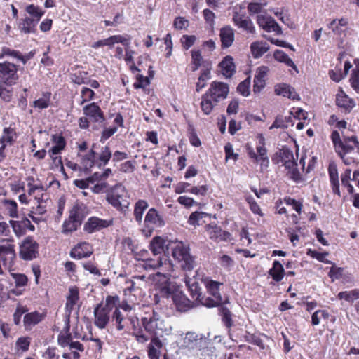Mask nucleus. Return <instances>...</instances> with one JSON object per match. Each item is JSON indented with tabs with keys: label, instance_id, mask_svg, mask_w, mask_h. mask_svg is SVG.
Wrapping results in <instances>:
<instances>
[{
	"label": "nucleus",
	"instance_id": "1",
	"mask_svg": "<svg viewBox=\"0 0 359 359\" xmlns=\"http://www.w3.org/2000/svg\"><path fill=\"white\" fill-rule=\"evenodd\" d=\"M28 194L33 196L36 207H32L29 217L36 223L42 220L41 216L46 212V202L48 200L44 187L33 177L26 178Z\"/></svg>",
	"mask_w": 359,
	"mask_h": 359
},
{
	"label": "nucleus",
	"instance_id": "2",
	"mask_svg": "<svg viewBox=\"0 0 359 359\" xmlns=\"http://www.w3.org/2000/svg\"><path fill=\"white\" fill-rule=\"evenodd\" d=\"M142 325L149 334L156 337L169 336L172 331V326L163 318L161 313L155 310L145 313L142 318Z\"/></svg>",
	"mask_w": 359,
	"mask_h": 359
},
{
	"label": "nucleus",
	"instance_id": "3",
	"mask_svg": "<svg viewBox=\"0 0 359 359\" xmlns=\"http://www.w3.org/2000/svg\"><path fill=\"white\" fill-rule=\"evenodd\" d=\"M172 273L173 271L160 270L148 276H140L135 277V278L144 282V286H152L156 290H159L162 295L168 296L175 288V286L170 281Z\"/></svg>",
	"mask_w": 359,
	"mask_h": 359
},
{
	"label": "nucleus",
	"instance_id": "4",
	"mask_svg": "<svg viewBox=\"0 0 359 359\" xmlns=\"http://www.w3.org/2000/svg\"><path fill=\"white\" fill-rule=\"evenodd\" d=\"M69 320L66 323L64 331H62L57 337L58 344L64 348L62 355L63 359H79L80 353L84 351V347L82 344L78 341H74L73 337L69 333Z\"/></svg>",
	"mask_w": 359,
	"mask_h": 359
},
{
	"label": "nucleus",
	"instance_id": "5",
	"mask_svg": "<svg viewBox=\"0 0 359 359\" xmlns=\"http://www.w3.org/2000/svg\"><path fill=\"white\" fill-rule=\"evenodd\" d=\"M170 250L173 259L184 271H191L195 265V259L190 254L188 244L179 241H170Z\"/></svg>",
	"mask_w": 359,
	"mask_h": 359
},
{
	"label": "nucleus",
	"instance_id": "6",
	"mask_svg": "<svg viewBox=\"0 0 359 359\" xmlns=\"http://www.w3.org/2000/svg\"><path fill=\"white\" fill-rule=\"evenodd\" d=\"M107 201L117 210L126 211L130 204V194L126 188L121 184L111 187L106 196Z\"/></svg>",
	"mask_w": 359,
	"mask_h": 359
},
{
	"label": "nucleus",
	"instance_id": "7",
	"mask_svg": "<svg viewBox=\"0 0 359 359\" xmlns=\"http://www.w3.org/2000/svg\"><path fill=\"white\" fill-rule=\"evenodd\" d=\"M165 224L162 215L155 208H150L144 217V227L142 229V233L144 236L149 237L155 229L161 228Z\"/></svg>",
	"mask_w": 359,
	"mask_h": 359
},
{
	"label": "nucleus",
	"instance_id": "8",
	"mask_svg": "<svg viewBox=\"0 0 359 359\" xmlns=\"http://www.w3.org/2000/svg\"><path fill=\"white\" fill-rule=\"evenodd\" d=\"M18 66L11 62H0V84L13 86L19 79Z\"/></svg>",
	"mask_w": 359,
	"mask_h": 359
},
{
	"label": "nucleus",
	"instance_id": "9",
	"mask_svg": "<svg viewBox=\"0 0 359 359\" xmlns=\"http://www.w3.org/2000/svg\"><path fill=\"white\" fill-rule=\"evenodd\" d=\"M142 267L147 270L168 271H174V265L168 256H158L156 258L148 257L146 262L142 264Z\"/></svg>",
	"mask_w": 359,
	"mask_h": 359
},
{
	"label": "nucleus",
	"instance_id": "10",
	"mask_svg": "<svg viewBox=\"0 0 359 359\" xmlns=\"http://www.w3.org/2000/svg\"><path fill=\"white\" fill-rule=\"evenodd\" d=\"M38 243L31 237L24 240L20 247V255L25 260H32L38 254Z\"/></svg>",
	"mask_w": 359,
	"mask_h": 359
},
{
	"label": "nucleus",
	"instance_id": "11",
	"mask_svg": "<svg viewBox=\"0 0 359 359\" xmlns=\"http://www.w3.org/2000/svg\"><path fill=\"white\" fill-rule=\"evenodd\" d=\"M257 23L267 32H276L278 34H281V28L276 20L266 13H260L257 16Z\"/></svg>",
	"mask_w": 359,
	"mask_h": 359
},
{
	"label": "nucleus",
	"instance_id": "12",
	"mask_svg": "<svg viewBox=\"0 0 359 359\" xmlns=\"http://www.w3.org/2000/svg\"><path fill=\"white\" fill-rule=\"evenodd\" d=\"M15 257L14 245L11 243L0 245V260L9 271L12 269Z\"/></svg>",
	"mask_w": 359,
	"mask_h": 359
},
{
	"label": "nucleus",
	"instance_id": "13",
	"mask_svg": "<svg viewBox=\"0 0 359 359\" xmlns=\"http://www.w3.org/2000/svg\"><path fill=\"white\" fill-rule=\"evenodd\" d=\"M215 102L224 100L229 93V86L223 82L213 81L207 91Z\"/></svg>",
	"mask_w": 359,
	"mask_h": 359
},
{
	"label": "nucleus",
	"instance_id": "14",
	"mask_svg": "<svg viewBox=\"0 0 359 359\" xmlns=\"http://www.w3.org/2000/svg\"><path fill=\"white\" fill-rule=\"evenodd\" d=\"M170 295L179 311L184 312L192 307L191 301L179 289L175 288Z\"/></svg>",
	"mask_w": 359,
	"mask_h": 359
},
{
	"label": "nucleus",
	"instance_id": "15",
	"mask_svg": "<svg viewBox=\"0 0 359 359\" xmlns=\"http://www.w3.org/2000/svg\"><path fill=\"white\" fill-rule=\"evenodd\" d=\"M111 323L118 330L126 329L129 323H133V318L128 313L125 314L119 308H116L111 316Z\"/></svg>",
	"mask_w": 359,
	"mask_h": 359
},
{
	"label": "nucleus",
	"instance_id": "16",
	"mask_svg": "<svg viewBox=\"0 0 359 359\" xmlns=\"http://www.w3.org/2000/svg\"><path fill=\"white\" fill-rule=\"evenodd\" d=\"M170 241L159 236H154L150 241L149 250L154 257L161 255L170 250Z\"/></svg>",
	"mask_w": 359,
	"mask_h": 359
},
{
	"label": "nucleus",
	"instance_id": "17",
	"mask_svg": "<svg viewBox=\"0 0 359 359\" xmlns=\"http://www.w3.org/2000/svg\"><path fill=\"white\" fill-rule=\"evenodd\" d=\"M232 20L234 25L238 28L242 29L248 34H256L255 27L250 18L239 14L237 11H234Z\"/></svg>",
	"mask_w": 359,
	"mask_h": 359
},
{
	"label": "nucleus",
	"instance_id": "18",
	"mask_svg": "<svg viewBox=\"0 0 359 359\" xmlns=\"http://www.w3.org/2000/svg\"><path fill=\"white\" fill-rule=\"evenodd\" d=\"M359 151V142L355 136L346 137L337 152L339 155L351 154L355 155Z\"/></svg>",
	"mask_w": 359,
	"mask_h": 359
},
{
	"label": "nucleus",
	"instance_id": "19",
	"mask_svg": "<svg viewBox=\"0 0 359 359\" xmlns=\"http://www.w3.org/2000/svg\"><path fill=\"white\" fill-rule=\"evenodd\" d=\"M95 325L100 329H104L110 320V312L106 308H102L100 305L94 310Z\"/></svg>",
	"mask_w": 359,
	"mask_h": 359
},
{
	"label": "nucleus",
	"instance_id": "20",
	"mask_svg": "<svg viewBox=\"0 0 359 359\" xmlns=\"http://www.w3.org/2000/svg\"><path fill=\"white\" fill-rule=\"evenodd\" d=\"M93 249L92 246L86 242H82L77 244L70 252L72 257L74 259H82L90 257L93 253Z\"/></svg>",
	"mask_w": 359,
	"mask_h": 359
},
{
	"label": "nucleus",
	"instance_id": "21",
	"mask_svg": "<svg viewBox=\"0 0 359 359\" xmlns=\"http://www.w3.org/2000/svg\"><path fill=\"white\" fill-rule=\"evenodd\" d=\"M275 93L277 95H281L293 100H299V96L294 88L286 83H280L275 86Z\"/></svg>",
	"mask_w": 359,
	"mask_h": 359
},
{
	"label": "nucleus",
	"instance_id": "22",
	"mask_svg": "<svg viewBox=\"0 0 359 359\" xmlns=\"http://www.w3.org/2000/svg\"><path fill=\"white\" fill-rule=\"evenodd\" d=\"M109 222L106 220H103L98 217H93L88 219L87 222L84 225V230L91 233L100 231L102 228L107 227Z\"/></svg>",
	"mask_w": 359,
	"mask_h": 359
},
{
	"label": "nucleus",
	"instance_id": "23",
	"mask_svg": "<svg viewBox=\"0 0 359 359\" xmlns=\"http://www.w3.org/2000/svg\"><path fill=\"white\" fill-rule=\"evenodd\" d=\"M84 114L90 118L93 121L98 122L103 120V114L98 105L91 103L83 107Z\"/></svg>",
	"mask_w": 359,
	"mask_h": 359
},
{
	"label": "nucleus",
	"instance_id": "24",
	"mask_svg": "<svg viewBox=\"0 0 359 359\" xmlns=\"http://www.w3.org/2000/svg\"><path fill=\"white\" fill-rule=\"evenodd\" d=\"M206 231L210 238L215 241H227L231 236L230 233L223 231L220 227L215 225H208Z\"/></svg>",
	"mask_w": 359,
	"mask_h": 359
},
{
	"label": "nucleus",
	"instance_id": "25",
	"mask_svg": "<svg viewBox=\"0 0 359 359\" xmlns=\"http://www.w3.org/2000/svg\"><path fill=\"white\" fill-rule=\"evenodd\" d=\"M55 145L52 147L49 151L50 157L55 161L58 159V162L62 163L61 158L57 156V154L65 148V142L62 136L54 135L53 137Z\"/></svg>",
	"mask_w": 359,
	"mask_h": 359
},
{
	"label": "nucleus",
	"instance_id": "26",
	"mask_svg": "<svg viewBox=\"0 0 359 359\" xmlns=\"http://www.w3.org/2000/svg\"><path fill=\"white\" fill-rule=\"evenodd\" d=\"M220 39L224 48L230 47L234 41V32L230 26H226L220 29Z\"/></svg>",
	"mask_w": 359,
	"mask_h": 359
},
{
	"label": "nucleus",
	"instance_id": "27",
	"mask_svg": "<svg viewBox=\"0 0 359 359\" xmlns=\"http://www.w3.org/2000/svg\"><path fill=\"white\" fill-rule=\"evenodd\" d=\"M336 103L339 107L347 111L353 109L355 105L354 101L342 90H339L337 93L336 95Z\"/></svg>",
	"mask_w": 359,
	"mask_h": 359
},
{
	"label": "nucleus",
	"instance_id": "28",
	"mask_svg": "<svg viewBox=\"0 0 359 359\" xmlns=\"http://www.w3.org/2000/svg\"><path fill=\"white\" fill-rule=\"evenodd\" d=\"M221 73L226 78L231 77L235 72V65L231 56H226L219 63Z\"/></svg>",
	"mask_w": 359,
	"mask_h": 359
},
{
	"label": "nucleus",
	"instance_id": "29",
	"mask_svg": "<svg viewBox=\"0 0 359 359\" xmlns=\"http://www.w3.org/2000/svg\"><path fill=\"white\" fill-rule=\"evenodd\" d=\"M273 57L276 61L285 64L288 67H291L296 74L299 73V69L293 60L283 50H276L274 51Z\"/></svg>",
	"mask_w": 359,
	"mask_h": 359
},
{
	"label": "nucleus",
	"instance_id": "30",
	"mask_svg": "<svg viewBox=\"0 0 359 359\" xmlns=\"http://www.w3.org/2000/svg\"><path fill=\"white\" fill-rule=\"evenodd\" d=\"M269 49V44L263 41H257L250 45V51L254 58L262 57Z\"/></svg>",
	"mask_w": 359,
	"mask_h": 359
},
{
	"label": "nucleus",
	"instance_id": "31",
	"mask_svg": "<svg viewBox=\"0 0 359 359\" xmlns=\"http://www.w3.org/2000/svg\"><path fill=\"white\" fill-rule=\"evenodd\" d=\"M257 140L258 141V144L256 147L257 153L260 154V159L262 161V165L264 166H269V159L267 156V151L264 147L265 137L262 134H258L257 135Z\"/></svg>",
	"mask_w": 359,
	"mask_h": 359
},
{
	"label": "nucleus",
	"instance_id": "32",
	"mask_svg": "<svg viewBox=\"0 0 359 359\" xmlns=\"http://www.w3.org/2000/svg\"><path fill=\"white\" fill-rule=\"evenodd\" d=\"M202 282L212 297H222L219 290V286L222 285L221 283L212 280L209 278H203Z\"/></svg>",
	"mask_w": 359,
	"mask_h": 359
},
{
	"label": "nucleus",
	"instance_id": "33",
	"mask_svg": "<svg viewBox=\"0 0 359 359\" xmlns=\"http://www.w3.org/2000/svg\"><path fill=\"white\" fill-rule=\"evenodd\" d=\"M197 301L201 304L202 305L206 307H215L219 305L225 304L229 303L227 299H223L222 297H205L203 296H201L200 299H198Z\"/></svg>",
	"mask_w": 359,
	"mask_h": 359
},
{
	"label": "nucleus",
	"instance_id": "34",
	"mask_svg": "<svg viewBox=\"0 0 359 359\" xmlns=\"http://www.w3.org/2000/svg\"><path fill=\"white\" fill-rule=\"evenodd\" d=\"M39 22L37 19L25 17L20 23V29L25 34L34 33L36 31V27Z\"/></svg>",
	"mask_w": 359,
	"mask_h": 359
},
{
	"label": "nucleus",
	"instance_id": "35",
	"mask_svg": "<svg viewBox=\"0 0 359 359\" xmlns=\"http://www.w3.org/2000/svg\"><path fill=\"white\" fill-rule=\"evenodd\" d=\"M217 102H215L212 99V96H210V94L206 92L201 97V110L205 115H209L212 112L214 107L217 104Z\"/></svg>",
	"mask_w": 359,
	"mask_h": 359
},
{
	"label": "nucleus",
	"instance_id": "36",
	"mask_svg": "<svg viewBox=\"0 0 359 359\" xmlns=\"http://www.w3.org/2000/svg\"><path fill=\"white\" fill-rule=\"evenodd\" d=\"M149 207L148 203L145 200H138L134 206V218L138 224L142 222L143 214L145 210Z\"/></svg>",
	"mask_w": 359,
	"mask_h": 359
},
{
	"label": "nucleus",
	"instance_id": "37",
	"mask_svg": "<svg viewBox=\"0 0 359 359\" xmlns=\"http://www.w3.org/2000/svg\"><path fill=\"white\" fill-rule=\"evenodd\" d=\"M353 64L354 67L351 71L349 81L353 90L356 93H359V60L355 59Z\"/></svg>",
	"mask_w": 359,
	"mask_h": 359
},
{
	"label": "nucleus",
	"instance_id": "38",
	"mask_svg": "<svg viewBox=\"0 0 359 359\" xmlns=\"http://www.w3.org/2000/svg\"><path fill=\"white\" fill-rule=\"evenodd\" d=\"M329 175L330 182L332 185V189L334 193L339 195V183L338 177V172L337 166L334 164H330L329 166Z\"/></svg>",
	"mask_w": 359,
	"mask_h": 359
},
{
	"label": "nucleus",
	"instance_id": "39",
	"mask_svg": "<svg viewBox=\"0 0 359 359\" xmlns=\"http://www.w3.org/2000/svg\"><path fill=\"white\" fill-rule=\"evenodd\" d=\"M348 25V20L346 18L333 20L328 25L329 28L334 34L339 35L345 29Z\"/></svg>",
	"mask_w": 359,
	"mask_h": 359
},
{
	"label": "nucleus",
	"instance_id": "40",
	"mask_svg": "<svg viewBox=\"0 0 359 359\" xmlns=\"http://www.w3.org/2000/svg\"><path fill=\"white\" fill-rule=\"evenodd\" d=\"M285 168L287 170V175L289 177L294 181H298L301 179L300 173L297 170V164L293 160H286V162L283 163Z\"/></svg>",
	"mask_w": 359,
	"mask_h": 359
},
{
	"label": "nucleus",
	"instance_id": "41",
	"mask_svg": "<svg viewBox=\"0 0 359 359\" xmlns=\"http://www.w3.org/2000/svg\"><path fill=\"white\" fill-rule=\"evenodd\" d=\"M284 269L283 265L278 261H274L273 267L269 270V274L272 278L276 281H280L284 277Z\"/></svg>",
	"mask_w": 359,
	"mask_h": 359
},
{
	"label": "nucleus",
	"instance_id": "42",
	"mask_svg": "<svg viewBox=\"0 0 359 359\" xmlns=\"http://www.w3.org/2000/svg\"><path fill=\"white\" fill-rule=\"evenodd\" d=\"M31 344V338L29 337H19L15 344V350L17 353H23L27 352Z\"/></svg>",
	"mask_w": 359,
	"mask_h": 359
},
{
	"label": "nucleus",
	"instance_id": "43",
	"mask_svg": "<svg viewBox=\"0 0 359 359\" xmlns=\"http://www.w3.org/2000/svg\"><path fill=\"white\" fill-rule=\"evenodd\" d=\"M51 93L46 92L43 93L39 99L33 102V107L39 109H46L49 107L50 103Z\"/></svg>",
	"mask_w": 359,
	"mask_h": 359
},
{
	"label": "nucleus",
	"instance_id": "44",
	"mask_svg": "<svg viewBox=\"0 0 359 359\" xmlns=\"http://www.w3.org/2000/svg\"><path fill=\"white\" fill-rule=\"evenodd\" d=\"M42 320V316L36 312L29 313L24 317V324L27 328L39 323Z\"/></svg>",
	"mask_w": 359,
	"mask_h": 359
},
{
	"label": "nucleus",
	"instance_id": "45",
	"mask_svg": "<svg viewBox=\"0 0 359 359\" xmlns=\"http://www.w3.org/2000/svg\"><path fill=\"white\" fill-rule=\"evenodd\" d=\"M185 283L190 291L191 297L196 299V300L200 299L202 294L198 283L195 280L192 279H186Z\"/></svg>",
	"mask_w": 359,
	"mask_h": 359
},
{
	"label": "nucleus",
	"instance_id": "46",
	"mask_svg": "<svg viewBox=\"0 0 359 359\" xmlns=\"http://www.w3.org/2000/svg\"><path fill=\"white\" fill-rule=\"evenodd\" d=\"M122 43L124 46H128L130 44L129 40L121 35H114L105 39L106 46L110 48L113 47L116 43Z\"/></svg>",
	"mask_w": 359,
	"mask_h": 359
},
{
	"label": "nucleus",
	"instance_id": "47",
	"mask_svg": "<svg viewBox=\"0 0 359 359\" xmlns=\"http://www.w3.org/2000/svg\"><path fill=\"white\" fill-rule=\"evenodd\" d=\"M337 298L339 299H344L348 302H353V301L359 299V290L355 289L349 291L340 292L337 294Z\"/></svg>",
	"mask_w": 359,
	"mask_h": 359
},
{
	"label": "nucleus",
	"instance_id": "48",
	"mask_svg": "<svg viewBox=\"0 0 359 359\" xmlns=\"http://www.w3.org/2000/svg\"><path fill=\"white\" fill-rule=\"evenodd\" d=\"M4 205L8 215L13 218H16L18 214V204L12 200H6L4 201Z\"/></svg>",
	"mask_w": 359,
	"mask_h": 359
},
{
	"label": "nucleus",
	"instance_id": "49",
	"mask_svg": "<svg viewBox=\"0 0 359 359\" xmlns=\"http://www.w3.org/2000/svg\"><path fill=\"white\" fill-rule=\"evenodd\" d=\"M95 163V152L90 150L85 156L82 158L81 165L84 170H90Z\"/></svg>",
	"mask_w": 359,
	"mask_h": 359
},
{
	"label": "nucleus",
	"instance_id": "50",
	"mask_svg": "<svg viewBox=\"0 0 359 359\" xmlns=\"http://www.w3.org/2000/svg\"><path fill=\"white\" fill-rule=\"evenodd\" d=\"M15 137V133L13 129L11 128H5L4 129L3 135L0 138V142L5 146L6 144H11Z\"/></svg>",
	"mask_w": 359,
	"mask_h": 359
},
{
	"label": "nucleus",
	"instance_id": "51",
	"mask_svg": "<svg viewBox=\"0 0 359 359\" xmlns=\"http://www.w3.org/2000/svg\"><path fill=\"white\" fill-rule=\"evenodd\" d=\"M125 47V55L123 57V60L126 61V64L129 67V68L134 72L135 71H138V69L134 64L133 61V55L134 52L129 49V45Z\"/></svg>",
	"mask_w": 359,
	"mask_h": 359
},
{
	"label": "nucleus",
	"instance_id": "52",
	"mask_svg": "<svg viewBox=\"0 0 359 359\" xmlns=\"http://www.w3.org/2000/svg\"><path fill=\"white\" fill-rule=\"evenodd\" d=\"M0 236L3 237L4 240L8 242L13 241L10 223L8 224L5 222H0Z\"/></svg>",
	"mask_w": 359,
	"mask_h": 359
},
{
	"label": "nucleus",
	"instance_id": "53",
	"mask_svg": "<svg viewBox=\"0 0 359 359\" xmlns=\"http://www.w3.org/2000/svg\"><path fill=\"white\" fill-rule=\"evenodd\" d=\"M353 66H354V64L352 65L350 62L346 61V62H345V64H344V75H343L341 73L337 74L334 71L331 70L329 72L330 77L333 81H334L336 82H339L344 78V76H346L348 74V72L349 71V69L351 68H352Z\"/></svg>",
	"mask_w": 359,
	"mask_h": 359
},
{
	"label": "nucleus",
	"instance_id": "54",
	"mask_svg": "<svg viewBox=\"0 0 359 359\" xmlns=\"http://www.w3.org/2000/svg\"><path fill=\"white\" fill-rule=\"evenodd\" d=\"M26 11L30 15L29 17L40 20L41 17L44 15V11H42L39 6H36L33 4L29 5L26 8Z\"/></svg>",
	"mask_w": 359,
	"mask_h": 359
},
{
	"label": "nucleus",
	"instance_id": "55",
	"mask_svg": "<svg viewBox=\"0 0 359 359\" xmlns=\"http://www.w3.org/2000/svg\"><path fill=\"white\" fill-rule=\"evenodd\" d=\"M79 300V292L76 289L70 288L69 294L67 299L66 307L69 310H72L73 306Z\"/></svg>",
	"mask_w": 359,
	"mask_h": 359
},
{
	"label": "nucleus",
	"instance_id": "56",
	"mask_svg": "<svg viewBox=\"0 0 359 359\" xmlns=\"http://www.w3.org/2000/svg\"><path fill=\"white\" fill-rule=\"evenodd\" d=\"M290 116L289 117H283L282 116H277L272 123V125L269 127L270 130L274 128H286L288 127V123L290 121Z\"/></svg>",
	"mask_w": 359,
	"mask_h": 359
},
{
	"label": "nucleus",
	"instance_id": "57",
	"mask_svg": "<svg viewBox=\"0 0 359 359\" xmlns=\"http://www.w3.org/2000/svg\"><path fill=\"white\" fill-rule=\"evenodd\" d=\"M329 317V313L325 310H317L311 316V324L313 325H318L320 322V319H327Z\"/></svg>",
	"mask_w": 359,
	"mask_h": 359
},
{
	"label": "nucleus",
	"instance_id": "58",
	"mask_svg": "<svg viewBox=\"0 0 359 359\" xmlns=\"http://www.w3.org/2000/svg\"><path fill=\"white\" fill-rule=\"evenodd\" d=\"M306 254L311 257L316 259L319 262L331 264V262L326 259L328 255L327 252H318L316 250L308 249Z\"/></svg>",
	"mask_w": 359,
	"mask_h": 359
},
{
	"label": "nucleus",
	"instance_id": "59",
	"mask_svg": "<svg viewBox=\"0 0 359 359\" xmlns=\"http://www.w3.org/2000/svg\"><path fill=\"white\" fill-rule=\"evenodd\" d=\"M208 216L207 213L203 212H194L189 216V224L193 226L200 225V221Z\"/></svg>",
	"mask_w": 359,
	"mask_h": 359
},
{
	"label": "nucleus",
	"instance_id": "60",
	"mask_svg": "<svg viewBox=\"0 0 359 359\" xmlns=\"http://www.w3.org/2000/svg\"><path fill=\"white\" fill-rule=\"evenodd\" d=\"M284 202L287 205L290 206L292 210H295L298 215L302 213L303 205L301 202L289 197L284 198Z\"/></svg>",
	"mask_w": 359,
	"mask_h": 359
},
{
	"label": "nucleus",
	"instance_id": "61",
	"mask_svg": "<svg viewBox=\"0 0 359 359\" xmlns=\"http://www.w3.org/2000/svg\"><path fill=\"white\" fill-rule=\"evenodd\" d=\"M250 79L247 78L238 85L237 90L243 96L247 97L250 95Z\"/></svg>",
	"mask_w": 359,
	"mask_h": 359
},
{
	"label": "nucleus",
	"instance_id": "62",
	"mask_svg": "<svg viewBox=\"0 0 359 359\" xmlns=\"http://www.w3.org/2000/svg\"><path fill=\"white\" fill-rule=\"evenodd\" d=\"M203 60L201 52L199 50L191 51V65H193V70L195 71L201 66Z\"/></svg>",
	"mask_w": 359,
	"mask_h": 359
},
{
	"label": "nucleus",
	"instance_id": "63",
	"mask_svg": "<svg viewBox=\"0 0 359 359\" xmlns=\"http://www.w3.org/2000/svg\"><path fill=\"white\" fill-rule=\"evenodd\" d=\"M112 175V170L110 168L104 170L102 172H96L92 175L93 180L95 182H104L109 177Z\"/></svg>",
	"mask_w": 359,
	"mask_h": 359
},
{
	"label": "nucleus",
	"instance_id": "64",
	"mask_svg": "<svg viewBox=\"0 0 359 359\" xmlns=\"http://www.w3.org/2000/svg\"><path fill=\"white\" fill-rule=\"evenodd\" d=\"M266 3L251 2L248 5V11L250 15L260 13Z\"/></svg>",
	"mask_w": 359,
	"mask_h": 359
}]
</instances>
